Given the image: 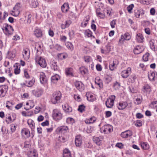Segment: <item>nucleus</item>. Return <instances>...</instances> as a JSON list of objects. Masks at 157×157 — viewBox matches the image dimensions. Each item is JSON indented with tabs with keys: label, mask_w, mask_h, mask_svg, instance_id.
Returning <instances> with one entry per match:
<instances>
[{
	"label": "nucleus",
	"mask_w": 157,
	"mask_h": 157,
	"mask_svg": "<svg viewBox=\"0 0 157 157\" xmlns=\"http://www.w3.org/2000/svg\"><path fill=\"white\" fill-rule=\"evenodd\" d=\"M36 62L42 67H45L47 66V63L45 60L41 57L37 56L35 58Z\"/></svg>",
	"instance_id": "5"
},
{
	"label": "nucleus",
	"mask_w": 157,
	"mask_h": 157,
	"mask_svg": "<svg viewBox=\"0 0 157 157\" xmlns=\"http://www.w3.org/2000/svg\"><path fill=\"white\" fill-rule=\"evenodd\" d=\"M51 68L54 71H58L59 70V67L57 65V62L53 61L51 62Z\"/></svg>",
	"instance_id": "24"
},
{
	"label": "nucleus",
	"mask_w": 157,
	"mask_h": 157,
	"mask_svg": "<svg viewBox=\"0 0 157 157\" xmlns=\"http://www.w3.org/2000/svg\"><path fill=\"white\" fill-rule=\"evenodd\" d=\"M27 123L32 130H33L35 128V123L34 121L31 119L28 120Z\"/></svg>",
	"instance_id": "27"
},
{
	"label": "nucleus",
	"mask_w": 157,
	"mask_h": 157,
	"mask_svg": "<svg viewBox=\"0 0 157 157\" xmlns=\"http://www.w3.org/2000/svg\"><path fill=\"white\" fill-rule=\"evenodd\" d=\"M79 71L82 75H84L86 73L87 70L84 67H82L80 68Z\"/></svg>",
	"instance_id": "38"
},
{
	"label": "nucleus",
	"mask_w": 157,
	"mask_h": 157,
	"mask_svg": "<svg viewBox=\"0 0 157 157\" xmlns=\"http://www.w3.org/2000/svg\"><path fill=\"white\" fill-rule=\"evenodd\" d=\"M106 82L107 83H109L112 80V78L109 75H107L105 77Z\"/></svg>",
	"instance_id": "45"
},
{
	"label": "nucleus",
	"mask_w": 157,
	"mask_h": 157,
	"mask_svg": "<svg viewBox=\"0 0 157 157\" xmlns=\"http://www.w3.org/2000/svg\"><path fill=\"white\" fill-rule=\"evenodd\" d=\"M114 86L115 88L116 89H117L120 87V84L118 82H116L114 84Z\"/></svg>",
	"instance_id": "55"
},
{
	"label": "nucleus",
	"mask_w": 157,
	"mask_h": 157,
	"mask_svg": "<svg viewBox=\"0 0 157 157\" xmlns=\"http://www.w3.org/2000/svg\"><path fill=\"white\" fill-rule=\"evenodd\" d=\"M142 122L139 120H137L135 124V125L138 127H140L142 126Z\"/></svg>",
	"instance_id": "46"
},
{
	"label": "nucleus",
	"mask_w": 157,
	"mask_h": 157,
	"mask_svg": "<svg viewBox=\"0 0 157 157\" xmlns=\"http://www.w3.org/2000/svg\"><path fill=\"white\" fill-rule=\"evenodd\" d=\"M115 99L114 95H111L108 98L105 102V105L108 108H111L114 104V101Z\"/></svg>",
	"instance_id": "4"
},
{
	"label": "nucleus",
	"mask_w": 157,
	"mask_h": 157,
	"mask_svg": "<svg viewBox=\"0 0 157 157\" xmlns=\"http://www.w3.org/2000/svg\"><path fill=\"white\" fill-rule=\"evenodd\" d=\"M60 78L59 76L57 74H55V75L52 76L51 78V79L52 83L54 84L56 83L57 81Z\"/></svg>",
	"instance_id": "17"
},
{
	"label": "nucleus",
	"mask_w": 157,
	"mask_h": 157,
	"mask_svg": "<svg viewBox=\"0 0 157 157\" xmlns=\"http://www.w3.org/2000/svg\"><path fill=\"white\" fill-rule=\"evenodd\" d=\"M14 7L15 8V9H18L20 10L21 7V5L20 3H17L15 5Z\"/></svg>",
	"instance_id": "47"
},
{
	"label": "nucleus",
	"mask_w": 157,
	"mask_h": 157,
	"mask_svg": "<svg viewBox=\"0 0 157 157\" xmlns=\"http://www.w3.org/2000/svg\"><path fill=\"white\" fill-rule=\"evenodd\" d=\"M86 34L89 37L92 36V32L89 30H88L86 31Z\"/></svg>",
	"instance_id": "52"
},
{
	"label": "nucleus",
	"mask_w": 157,
	"mask_h": 157,
	"mask_svg": "<svg viewBox=\"0 0 157 157\" xmlns=\"http://www.w3.org/2000/svg\"><path fill=\"white\" fill-rule=\"evenodd\" d=\"M85 106L83 105H81L79 106L78 109V110L81 113L85 111Z\"/></svg>",
	"instance_id": "39"
},
{
	"label": "nucleus",
	"mask_w": 157,
	"mask_h": 157,
	"mask_svg": "<svg viewBox=\"0 0 157 157\" xmlns=\"http://www.w3.org/2000/svg\"><path fill=\"white\" fill-rule=\"evenodd\" d=\"M6 121L8 124L11 123L12 121L11 117L9 116L8 118L6 119Z\"/></svg>",
	"instance_id": "59"
},
{
	"label": "nucleus",
	"mask_w": 157,
	"mask_h": 157,
	"mask_svg": "<svg viewBox=\"0 0 157 157\" xmlns=\"http://www.w3.org/2000/svg\"><path fill=\"white\" fill-rule=\"evenodd\" d=\"M131 68L128 67L127 70L123 71L121 73V76L123 78H126L129 76L128 71L131 70Z\"/></svg>",
	"instance_id": "23"
},
{
	"label": "nucleus",
	"mask_w": 157,
	"mask_h": 157,
	"mask_svg": "<svg viewBox=\"0 0 157 157\" xmlns=\"http://www.w3.org/2000/svg\"><path fill=\"white\" fill-rule=\"evenodd\" d=\"M68 129L67 126H63L58 127L56 130L59 133L64 134L68 132Z\"/></svg>",
	"instance_id": "8"
},
{
	"label": "nucleus",
	"mask_w": 157,
	"mask_h": 157,
	"mask_svg": "<svg viewBox=\"0 0 157 157\" xmlns=\"http://www.w3.org/2000/svg\"><path fill=\"white\" fill-rule=\"evenodd\" d=\"M16 51L14 50L12 51H9L7 54V58L11 60H13L15 57Z\"/></svg>",
	"instance_id": "11"
},
{
	"label": "nucleus",
	"mask_w": 157,
	"mask_h": 157,
	"mask_svg": "<svg viewBox=\"0 0 157 157\" xmlns=\"http://www.w3.org/2000/svg\"><path fill=\"white\" fill-rule=\"evenodd\" d=\"M48 34L50 36L52 37L54 35V33L53 31L50 29L48 30Z\"/></svg>",
	"instance_id": "64"
},
{
	"label": "nucleus",
	"mask_w": 157,
	"mask_h": 157,
	"mask_svg": "<svg viewBox=\"0 0 157 157\" xmlns=\"http://www.w3.org/2000/svg\"><path fill=\"white\" fill-rule=\"evenodd\" d=\"M75 85L77 89L80 91H82L84 90V85L81 82L76 81Z\"/></svg>",
	"instance_id": "13"
},
{
	"label": "nucleus",
	"mask_w": 157,
	"mask_h": 157,
	"mask_svg": "<svg viewBox=\"0 0 157 157\" xmlns=\"http://www.w3.org/2000/svg\"><path fill=\"white\" fill-rule=\"evenodd\" d=\"M21 132L22 136L24 137L28 138L30 136V132L26 128H24L22 129Z\"/></svg>",
	"instance_id": "14"
},
{
	"label": "nucleus",
	"mask_w": 157,
	"mask_h": 157,
	"mask_svg": "<svg viewBox=\"0 0 157 157\" xmlns=\"http://www.w3.org/2000/svg\"><path fill=\"white\" fill-rule=\"evenodd\" d=\"M155 40L153 39H151L149 41V43L151 48L152 50H154L155 49V46L154 45Z\"/></svg>",
	"instance_id": "35"
},
{
	"label": "nucleus",
	"mask_w": 157,
	"mask_h": 157,
	"mask_svg": "<svg viewBox=\"0 0 157 157\" xmlns=\"http://www.w3.org/2000/svg\"><path fill=\"white\" fill-rule=\"evenodd\" d=\"M125 37V40H129L130 39V36L128 33H125L124 34Z\"/></svg>",
	"instance_id": "54"
},
{
	"label": "nucleus",
	"mask_w": 157,
	"mask_h": 157,
	"mask_svg": "<svg viewBox=\"0 0 157 157\" xmlns=\"http://www.w3.org/2000/svg\"><path fill=\"white\" fill-rule=\"evenodd\" d=\"M102 129H103V131L104 133L108 134L113 131V127L109 124L105 125L102 127Z\"/></svg>",
	"instance_id": "7"
},
{
	"label": "nucleus",
	"mask_w": 157,
	"mask_h": 157,
	"mask_svg": "<svg viewBox=\"0 0 157 157\" xmlns=\"http://www.w3.org/2000/svg\"><path fill=\"white\" fill-rule=\"evenodd\" d=\"M134 7V5L133 4H131L127 7V9L129 13H132V10Z\"/></svg>",
	"instance_id": "42"
},
{
	"label": "nucleus",
	"mask_w": 157,
	"mask_h": 157,
	"mask_svg": "<svg viewBox=\"0 0 157 157\" xmlns=\"http://www.w3.org/2000/svg\"><path fill=\"white\" fill-rule=\"evenodd\" d=\"M40 81L41 83L42 84H45L47 82V78L43 72L40 73Z\"/></svg>",
	"instance_id": "18"
},
{
	"label": "nucleus",
	"mask_w": 157,
	"mask_h": 157,
	"mask_svg": "<svg viewBox=\"0 0 157 157\" xmlns=\"http://www.w3.org/2000/svg\"><path fill=\"white\" fill-rule=\"evenodd\" d=\"M65 45L68 49L71 50H73V45L71 43L67 42L66 43Z\"/></svg>",
	"instance_id": "41"
},
{
	"label": "nucleus",
	"mask_w": 157,
	"mask_h": 157,
	"mask_svg": "<svg viewBox=\"0 0 157 157\" xmlns=\"http://www.w3.org/2000/svg\"><path fill=\"white\" fill-rule=\"evenodd\" d=\"M29 157H37L36 153L34 151H31L28 154Z\"/></svg>",
	"instance_id": "37"
},
{
	"label": "nucleus",
	"mask_w": 157,
	"mask_h": 157,
	"mask_svg": "<svg viewBox=\"0 0 157 157\" xmlns=\"http://www.w3.org/2000/svg\"><path fill=\"white\" fill-rule=\"evenodd\" d=\"M84 60L86 62H89L91 60V58L90 56H86L84 57Z\"/></svg>",
	"instance_id": "53"
},
{
	"label": "nucleus",
	"mask_w": 157,
	"mask_h": 157,
	"mask_svg": "<svg viewBox=\"0 0 157 157\" xmlns=\"http://www.w3.org/2000/svg\"><path fill=\"white\" fill-rule=\"evenodd\" d=\"M74 98L75 99L78 101H81L80 98L78 95L75 94L74 96Z\"/></svg>",
	"instance_id": "56"
},
{
	"label": "nucleus",
	"mask_w": 157,
	"mask_h": 157,
	"mask_svg": "<svg viewBox=\"0 0 157 157\" xmlns=\"http://www.w3.org/2000/svg\"><path fill=\"white\" fill-rule=\"evenodd\" d=\"M38 5V2L37 1H34L32 2V5L33 8H35L37 7Z\"/></svg>",
	"instance_id": "48"
},
{
	"label": "nucleus",
	"mask_w": 157,
	"mask_h": 157,
	"mask_svg": "<svg viewBox=\"0 0 157 157\" xmlns=\"http://www.w3.org/2000/svg\"><path fill=\"white\" fill-rule=\"evenodd\" d=\"M30 146V142L28 141H25L24 143V147L25 148L29 147Z\"/></svg>",
	"instance_id": "57"
},
{
	"label": "nucleus",
	"mask_w": 157,
	"mask_h": 157,
	"mask_svg": "<svg viewBox=\"0 0 157 157\" xmlns=\"http://www.w3.org/2000/svg\"><path fill=\"white\" fill-rule=\"evenodd\" d=\"M72 69L71 68H67L66 71V73L67 75H71L72 76L73 75L72 72Z\"/></svg>",
	"instance_id": "34"
},
{
	"label": "nucleus",
	"mask_w": 157,
	"mask_h": 157,
	"mask_svg": "<svg viewBox=\"0 0 157 157\" xmlns=\"http://www.w3.org/2000/svg\"><path fill=\"white\" fill-rule=\"evenodd\" d=\"M89 20V18L88 17L87 18L86 17L85 19H84V20L85 21L84 24H83V23H81V26L82 27H85L87 24L88 21Z\"/></svg>",
	"instance_id": "43"
},
{
	"label": "nucleus",
	"mask_w": 157,
	"mask_h": 157,
	"mask_svg": "<svg viewBox=\"0 0 157 157\" xmlns=\"http://www.w3.org/2000/svg\"><path fill=\"white\" fill-rule=\"evenodd\" d=\"M135 16L137 18H139L140 14V11L138 10H135Z\"/></svg>",
	"instance_id": "49"
},
{
	"label": "nucleus",
	"mask_w": 157,
	"mask_h": 157,
	"mask_svg": "<svg viewBox=\"0 0 157 157\" xmlns=\"http://www.w3.org/2000/svg\"><path fill=\"white\" fill-rule=\"evenodd\" d=\"M49 121L48 120H46V121L42 122L41 124V125L42 126H44L48 125H49Z\"/></svg>",
	"instance_id": "58"
},
{
	"label": "nucleus",
	"mask_w": 157,
	"mask_h": 157,
	"mask_svg": "<svg viewBox=\"0 0 157 157\" xmlns=\"http://www.w3.org/2000/svg\"><path fill=\"white\" fill-rule=\"evenodd\" d=\"M52 116L54 119L58 121L61 120L62 117V114L57 109L53 110Z\"/></svg>",
	"instance_id": "3"
},
{
	"label": "nucleus",
	"mask_w": 157,
	"mask_h": 157,
	"mask_svg": "<svg viewBox=\"0 0 157 157\" xmlns=\"http://www.w3.org/2000/svg\"><path fill=\"white\" fill-rule=\"evenodd\" d=\"M74 121V120L72 118L69 117L67 118V121L68 123H71L73 122Z\"/></svg>",
	"instance_id": "63"
},
{
	"label": "nucleus",
	"mask_w": 157,
	"mask_h": 157,
	"mask_svg": "<svg viewBox=\"0 0 157 157\" xmlns=\"http://www.w3.org/2000/svg\"><path fill=\"white\" fill-rule=\"evenodd\" d=\"M132 135V132L131 131L128 130L122 132L121 135L122 138H126L131 136Z\"/></svg>",
	"instance_id": "10"
},
{
	"label": "nucleus",
	"mask_w": 157,
	"mask_h": 157,
	"mask_svg": "<svg viewBox=\"0 0 157 157\" xmlns=\"http://www.w3.org/2000/svg\"><path fill=\"white\" fill-rule=\"evenodd\" d=\"M148 56L149 53H146L143 56V60L145 61H147L148 60Z\"/></svg>",
	"instance_id": "51"
},
{
	"label": "nucleus",
	"mask_w": 157,
	"mask_h": 157,
	"mask_svg": "<svg viewBox=\"0 0 157 157\" xmlns=\"http://www.w3.org/2000/svg\"><path fill=\"white\" fill-rule=\"evenodd\" d=\"M35 82V80L32 79L29 81H26V86L28 87H31L34 84Z\"/></svg>",
	"instance_id": "32"
},
{
	"label": "nucleus",
	"mask_w": 157,
	"mask_h": 157,
	"mask_svg": "<svg viewBox=\"0 0 157 157\" xmlns=\"http://www.w3.org/2000/svg\"><path fill=\"white\" fill-rule=\"evenodd\" d=\"M116 20H113L111 22L110 25L112 28H113L115 27V25L116 24Z\"/></svg>",
	"instance_id": "50"
},
{
	"label": "nucleus",
	"mask_w": 157,
	"mask_h": 157,
	"mask_svg": "<svg viewBox=\"0 0 157 157\" xmlns=\"http://www.w3.org/2000/svg\"><path fill=\"white\" fill-rule=\"evenodd\" d=\"M97 70L98 71H101L102 70L101 65L100 64H97L96 66Z\"/></svg>",
	"instance_id": "62"
},
{
	"label": "nucleus",
	"mask_w": 157,
	"mask_h": 157,
	"mask_svg": "<svg viewBox=\"0 0 157 157\" xmlns=\"http://www.w3.org/2000/svg\"><path fill=\"white\" fill-rule=\"evenodd\" d=\"M102 139V138L101 136L99 137H94L93 138V141L97 145L99 146L101 144Z\"/></svg>",
	"instance_id": "20"
},
{
	"label": "nucleus",
	"mask_w": 157,
	"mask_h": 157,
	"mask_svg": "<svg viewBox=\"0 0 157 157\" xmlns=\"http://www.w3.org/2000/svg\"><path fill=\"white\" fill-rule=\"evenodd\" d=\"M23 58L26 60L28 59L30 57V52L28 50L24 49L23 52Z\"/></svg>",
	"instance_id": "16"
},
{
	"label": "nucleus",
	"mask_w": 157,
	"mask_h": 157,
	"mask_svg": "<svg viewBox=\"0 0 157 157\" xmlns=\"http://www.w3.org/2000/svg\"><path fill=\"white\" fill-rule=\"evenodd\" d=\"M144 38L142 34L140 33H138L136 35V39L137 41L140 43L143 42Z\"/></svg>",
	"instance_id": "30"
},
{
	"label": "nucleus",
	"mask_w": 157,
	"mask_h": 157,
	"mask_svg": "<svg viewBox=\"0 0 157 157\" xmlns=\"http://www.w3.org/2000/svg\"><path fill=\"white\" fill-rule=\"evenodd\" d=\"M20 10L13 7V10L12 11L11 14L13 16L16 17L18 16Z\"/></svg>",
	"instance_id": "31"
},
{
	"label": "nucleus",
	"mask_w": 157,
	"mask_h": 157,
	"mask_svg": "<svg viewBox=\"0 0 157 157\" xmlns=\"http://www.w3.org/2000/svg\"><path fill=\"white\" fill-rule=\"evenodd\" d=\"M71 23V21L70 20H67L64 24H62L61 25V28L62 29H64L68 27Z\"/></svg>",
	"instance_id": "22"
},
{
	"label": "nucleus",
	"mask_w": 157,
	"mask_h": 157,
	"mask_svg": "<svg viewBox=\"0 0 157 157\" xmlns=\"http://www.w3.org/2000/svg\"><path fill=\"white\" fill-rule=\"evenodd\" d=\"M24 76L26 78H29V76L26 70H24Z\"/></svg>",
	"instance_id": "60"
},
{
	"label": "nucleus",
	"mask_w": 157,
	"mask_h": 157,
	"mask_svg": "<svg viewBox=\"0 0 157 157\" xmlns=\"http://www.w3.org/2000/svg\"><path fill=\"white\" fill-rule=\"evenodd\" d=\"M34 34L37 37H41L42 35V31L39 29H36L35 30Z\"/></svg>",
	"instance_id": "29"
},
{
	"label": "nucleus",
	"mask_w": 157,
	"mask_h": 157,
	"mask_svg": "<svg viewBox=\"0 0 157 157\" xmlns=\"http://www.w3.org/2000/svg\"><path fill=\"white\" fill-rule=\"evenodd\" d=\"M8 89V86L6 85L0 86V97L5 96Z\"/></svg>",
	"instance_id": "6"
},
{
	"label": "nucleus",
	"mask_w": 157,
	"mask_h": 157,
	"mask_svg": "<svg viewBox=\"0 0 157 157\" xmlns=\"http://www.w3.org/2000/svg\"><path fill=\"white\" fill-rule=\"evenodd\" d=\"M141 146L143 149L147 150L149 148V145L146 143L144 142L141 143Z\"/></svg>",
	"instance_id": "36"
},
{
	"label": "nucleus",
	"mask_w": 157,
	"mask_h": 157,
	"mask_svg": "<svg viewBox=\"0 0 157 157\" xmlns=\"http://www.w3.org/2000/svg\"><path fill=\"white\" fill-rule=\"evenodd\" d=\"M144 90V92L150 91V86L148 85H145L143 87Z\"/></svg>",
	"instance_id": "44"
},
{
	"label": "nucleus",
	"mask_w": 157,
	"mask_h": 157,
	"mask_svg": "<svg viewBox=\"0 0 157 157\" xmlns=\"http://www.w3.org/2000/svg\"><path fill=\"white\" fill-rule=\"evenodd\" d=\"M62 107L63 109L66 113L70 112L72 111V108L70 107L67 104H64L63 105Z\"/></svg>",
	"instance_id": "19"
},
{
	"label": "nucleus",
	"mask_w": 157,
	"mask_h": 157,
	"mask_svg": "<svg viewBox=\"0 0 157 157\" xmlns=\"http://www.w3.org/2000/svg\"><path fill=\"white\" fill-rule=\"evenodd\" d=\"M117 60H115V61H113L112 64L109 65V68L111 71L113 70L114 69L116 68L117 64H118V63L116 64L115 63V62L116 63V62H117Z\"/></svg>",
	"instance_id": "33"
},
{
	"label": "nucleus",
	"mask_w": 157,
	"mask_h": 157,
	"mask_svg": "<svg viewBox=\"0 0 157 157\" xmlns=\"http://www.w3.org/2000/svg\"><path fill=\"white\" fill-rule=\"evenodd\" d=\"M69 7L68 3H64L61 7V10L63 12L66 13L68 11Z\"/></svg>",
	"instance_id": "28"
},
{
	"label": "nucleus",
	"mask_w": 157,
	"mask_h": 157,
	"mask_svg": "<svg viewBox=\"0 0 157 157\" xmlns=\"http://www.w3.org/2000/svg\"><path fill=\"white\" fill-rule=\"evenodd\" d=\"M75 144L77 147H80L82 144V138L81 136L78 135L75 136Z\"/></svg>",
	"instance_id": "12"
},
{
	"label": "nucleus",
	"mask_w": 157,
	"mask_h": 157,
	"mask_svg": "<svg viewBox=\"0 0 157 157\" xmlns=\"http://www.w3.org/2000/svg\"><path fill=\"white\" fill-rule=\"evenodd\" d=\"M31 15L30 14H29L28 15V19H27V22L29 24H30L31 22Z\"/></svg>",
	"instance_id": "61"
},
{
	"label": "nucleus",
	"mask_w": 157,
	"mask_h": 157,
	"mask_svg": "<svg viewBox=\"0 0 157 157\" xmlns=\"http://www.w3.org/2000/svg\"><path fill=\"white\" fill-rule=\"evenodd\" d=\"M20 66H17L14 70V73L16 74H19L20 71Z\"/></svg>",
	"instance_id": "40"
},
{
	"label": "nucleus",
	"mask_w": 157,
	"mask_h": 157,
	"mask_svg": "<svg viewBox=\"0 0 157 157\" xmlns=\"http://www.w3.org/2000/svg\"><path fill=\"white\" fill-rule=\"evenodd\" d=\"M43 93V90L42 89H38L36 91H33V94L37 97H40Z\"/></svg>",
	"instance_id": "21"
},
{
	"label": "nucleus",
	"mask_w": 157,
	"mask_h": 157,
	"mask_svg": "<svg viewBox=\"0 0 157 157\" xmlns=\"http://www.w3.org/2000/svg\"><path fill=\"white\" fill-rule=\"evenodd\" d=\"M143 51V49L140 46H137L134 49V52L136 54H138L142 52Z\"/></svg>",
	"instance_id": "25"
},
{
	"label": "nucleus",
	"mask_w": 157,
	"mask_h": 157,
	"mask_svg": "<svg viewBox=\"0 0 157 157\" xmlns=\"http://www.w3.org/2000/svg\"><path fill=\"white\" fill-rule=\"evenodd\" d=\"M63 157H71V155L69 150L67 148L63 151Z\"/></svg>",
	"instance_id": "26"
},
{
	"label": "nucleus",
	"mask_w": 157,
	"mask_h": 157,
	"mask_svg": "<svg viewBox=\"0 0 157 157\" xmlns=\"http://www.w3.org/2000/svg\"><path fill=\"white\" fill-rule=\"evenodd\" d=\"M2 29L5 32L6 34L8 35L12 34L13 31L12 27L11 25L6 24H4Z\"/></svg>",
	"instance_id": "2"
},
{
	"label": "nucleus",
	"mask_w": 157,
	"mask_h": 157,
	"mask_svg": "<svg viewBox=\"0 0 157 157\" xmlns=\"http://www.w3.org/2000/svg\"><path fill=\"white\" fill-rule=\"evenodd\" d=\"M148 77L151 81H154L157 78V74L153 71H150L148 73Z\"/></svg>",
	"instance_id": "9"
},
{
	"label": "nucleus",
	"mask_w": 157,
	"mask_h": 157,
	"mask_svg": "<svg viewBox=\"0 0 157 157\" xmlns=\"http://www.w3.org/2000/svg\"><path fill=\"white\" fill-rule=\"evenodd\" d=\"M62 97V94L60 91H56L52 94L51 99L52 103L53 104L58 103L59 102Z\"/></svg>",
	"instance_id": "1"
},
{
	"label": "nucleus",
	"mask_w": 157,
	"mask_h": 157,
	"mask_svg": "<svg viewBox=\"0 0 157 157\" xmlns=\"http://www.w3.org/2000/svg\"><path fill=\"white\" fill-rule=\"evenodd\" d=\"M128 105L126 102H121L119 103L117 107L119 110H122L124 109Z\"/></svg>",
	"instance_id": "15"
}]
</instances>
